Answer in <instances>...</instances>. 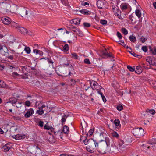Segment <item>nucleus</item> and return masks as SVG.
<instances>
[{
	"mask_svg": "<svg viewBox=\"0 0 156 156\" xmlns=\"http://www.w3.org/2000/svg\"><path fill=\"white\" fill-rule=\"evenodd\" d=\"M33 148L36 150L35 156H44V153L37 145H34L33 146Z\"/></svg>",
	"mask_w": 156,
	"mask_h": 156,
	"instance_id": "nucleus-6",
	"label": "nucleus"
},
{
	"mask_svg": "<svg viewBox=\"0 0 156 156\" xmlns=\"http://www.w3.org/2000/svg\"><path fill=\"white\" fill-rule=\"evenodd\" d=\"M84 63L87 64H90L91 63L89 59L87 58H85L84 60Z\"/></svg>",
	"mask_w": 156,
	"mask_h": 156,
	"instance_id": "nucleus-49",
	"label": "nucleus"
},
{
	"mask_svg": "<svg viewBox=\"0 0 156 156\" xmlns=\"http://www.w3.org/2000/svg\"><path fill=\"white\" fill-rule=\"evenodd\" d=\"M112 134L113 136L115 137L118 138L119 136V134L116 132H113Z\"/></svg>",
	"mask_w": 156,
	"mask_h": 156,
	"instance_id": "nucleus-54",
	"label": "nucleus"
},
{
	"mask_svg": "<svg viewBox=\"0 0 156 156\" xmlns=\"http://www.w3.org/2000/svg\"><path fill=\"white\" fill-rule=\"evenodd\" d=\"M75 81L73 79H71L70 80V84L71 86H74L75 84Z\"/></svg>",
	"mask_w": 156,
	"mask_h": 156,
	"instance_id": "nucleus-53",
	"label": "nucleus"
},
{
	"mask_svg": "<svg viewBox=\"0 0 156 156\" xmlns=\"http://www.w3.org/2000/svg\"><path fill=\"white\" fill-rule=\"evenodd\" d=\"M115 15L117 16L118 18L120 19H123L122 18L121 15V11L119 9H117V12H116L115 13Z\"/></svg>",
	"mask_w": 156,
	"mask_h": 156,
	"instance_id": "nucleus-24",
	"label": "nucleus"
},
{
	"mask_svg": "<svg viewBox=\"0 0 156 156\" xmlns=\"http://www.w3.org/2000/svg\"><path fill=\"white\" fill-rule=\"evenodd\" d=\"M133 135L137 138H140L144 135L143 129L141 127L137 128L134 129L133 131Z\"/></svg>",
	"mask_w": 156,
	"mask_h": 156,
	"instance_id": "nucleus-4",
	"label": "nucleus"
},
{
	"mask_svg": "<svg viewBox=\"0 0 156 156\" xmlns=\"http://www.w3.org/2000/svg\"><path fill=\"white\" fill-rule=\"evenodd\" d=\"M150 52L154 55H156V48L155 47L152 48L151 46L149 47Z\"/></svg>",
	"mask_w": 156,
	"mask_h": 156,
	"instance_id": "nucleus-23",
	"label": "nucleus"
},
{
	"mask_svg": "<svg viewBox=\"0 0 156 156\" xmlns=\"http://www.w3.org/2000/svg\"><path fill=\"white\" fill-rule=\"evenodd\" d=\"M10 9L11 11L13 12H16L22 17L27 16L30 12L29 9L24 7L18 8L17 5L15 4H13L10 6Z\"/></svg>",
	"mask_w": 156,
	"mask_h": 156,
	"instance_id": "nucleus-2",
	"label": "nucleus"
},
{
	"mask_svg": "<svg viewBox=\"0 0 156 156\" xmlns=\"http://www.w3.org/2000/svg\"><path fill=\"white\" fill-rule=\"evenodd\" d=\"M71 55H72V57L73 58L75 59H78V55H77V54L74 53H72Z\"/></svg>",
	"mask_w": 156,
	"mask_h": 156,
	"instance_id": "nucleus-37",
	"label": "nucleus"
},
{
	"mask_svg": "<svg viewBox=\"0 0 156 156\" xmlns=\"http://www.w3.org/2000/svg\"><path fill=\"white\" fill-rule=\"evenodd\" d=\"M43 58H44L45 60H47L48 62L49 63L51 64L53 66V64L54 63V62L50 56H49L46 58H41L40 59H42Z\"/></svg>",
	"mask_w": 156,
	"mask_h": 156,
	"instance_id": "nucleus-22",
	"label": "nucleus"
},
{
	"mask_svg": "<svg viewBox=\"0 0 156 156\" xmlns=\"http://www.w3.org/2000/svg\"><path fill=\"white\" fill-rule=\"evenodd\" d=\"M142 50L144 52H147V47L146 46H143L142 47Z\"/></svg>",
	"mask_w": 156,
	"mask_h": 156,
	"instance_id": "nucleus-47",
	"label": "nucleus"
},
{
	"mask_svg": "<svg viewBox=\"0 0 156 156\" xmlns=\"http://www.w3.org/2000/svg\"><path fill=\"white\" fill-rule=\"evenodd\" d=\"M24 50L27 54H29L30 53L31 50L29 47H25Z\"/></svg>",
	"mask_w": 156,
	"mask_h": 156,
	"instance_id": "nucleus-39",
	"label": "nucleus"
},
{
	"mask_svg": "<svg viewBox=\"0 0 156 156\" xmlns=\"http://www.w3.org/2000/svg\"><path fill=\"white\" fill-rule=\"evenodd\" d=\"M127 145L126 144L124 143V141L122 140H120L119 141V149L121 151H124L126 147V146Z\"/></svg>",
	"mask_w": 156,
	"mask_h": 156,
	"instance_id": "nucleus-7",
	"label": "nucleus"
},
{
	"mask_svg": "<svg viewBox=\"0 0 156 156\" xmlns=\"http://www.w3.org/2000/svg\"><path fill=\"white\" fill-rule=\"evenodd\" d=\"M63 131L65 133H68L69 132L68 127L66 125H64L63 126Z\"/></svg>",
	"mask_w": 156,
	"mask_h": 156,
	"instance_id": "nucleus-26",
	"label": "nucleus"
},
{
	"mask_svg": "<svg viewBox=\"0 0 156 156\" xmlns=\"http://www.w3.org/2000/svg\"><path fill=\"white\" fill-rule=\"evenodd\" d=\"M123 108V106L120 105H119L117 107V109L119 111H121L122 110Z\"/></svg>",
	"mask_w": 156,
	"mask_h": 156,
	"instance_id": "nucleus-44",
	"label": "nucleus"
},
{
	"mask_svg": "<svg viewBox=\"0 0 156 156\" xmlns=\"http://www.w3.org/2000/svg\"><path fill=\"white\" fill-rule=\"evenodd\" d=\"M151 65H152L153 66H156V60H152V61H151Z\"/></svg>",
	"mask_w": 156,
	"mask_h": 156,
	"instance_id": "nucleus-58",
	"label": "nucleus"
},
{
	"mask_svg": "<svg viewBox=\"0 0 156 156\" xmlns=\"http://www.w3.org/2000/svg\"><path fill=\"white\" fill-rule=\"evenodd\" d=\"M90 86L93 90H98V87H99V86L97 82L94 81H92L90 82Z\"/></svg>",
	"mask_w": 156,
	"mask_h": 156,
	"instance_id": "nucleus-8",
	"label": "nucleus"
},
{
	"mask_svg": "<svg viewBox=\"0 0 156 156\" xmlns=\"http://www.w3.org/2000/svg\"><path fill=\"white\" fill-rule=\"evenodd\" d=\"M11 148V146L9 144H7L3 146L2 147V150L5 152H7Z\"/></svg>",
	"mask_w": 156,
	"mask_h": 156,
	"instance_id": "nucleus-15",
	"label": "nucleus"
},
{
	"mask_svg": "<svg viewBox=\"0 0 156 156\" xmlns=\"http://www.w3.org/2000/svg\"><path fill=\"white\" fill-rule=\"evenodd\" d=\"M45 73L46 76L48 77H51V76L53 75V73L51 72H46Z\"/></svg>",
	"mask_w": 156,
	"mask_h": 156,
	"instance_id": "nucleus-46",
	"label": "nucleus"
},
{
	"mask_svg": "<svg viewBox=\"0 0 156 156\" xmlns=\"http://www.w3.org/2000/svg\"><path fill=\"white\" fill-rule=\"evenodd\" d=\"M22 71L24 74H26L28 73V72H30V69L29 68L30 67L29 66H22Z\"/></svg>",
	"mask_w": 156,
	"mask_h": 156,
	"instance_id": "nucleus-14",
	"label": "nucleus"
},
{
	"mask_svg": "<svg viewBox=\"0 0 156 156\" xmlns=\"http://www.w3.org/2000/svg\"><path fill=\"white\" fill-rule=\"evenodd\" d=\"M34 113V111L33 109L32 108H30L25 114L24 116L26 118H29Z\"/></svg>",
	"mask_w": 156,
	"mask_h": 156,
	"instance_id": "nucleus-12",
	"label": "nucleus"
},
{
	"mask_svg": "<svg viewBox=\"0 0 156 156\" xmlns=\"http://www.w3.org/2000/svg\"><path fill=\"white\" fill-rule=\"evenodd\" d=\"M120 8L122 10H125L127 8V6L126 5L123 4L122 5L120 6Z\"/></svg>",
	"mask_w": 156,
	"mask_h": 156,
	"instance_id": "nucleus-41",
	"label": "nucleus"
},
{
	"mask_svg": "<svg viewBox=\"0 0 156 156\" xmlns=\"http://www.w3.org/2000/svg\"><path fill=\"white\" fill-rule=\"evenodd\" d=\"M18 30L22 34H25L27 33V30L24 27H20V26L19 27H18Z\"/></svg>",
	"mask_w": 156,
	"mask_h": 156,
	"instance_id": "nucleus-19",
	"label": "nucleus"
},
{
	"mask_svg": "<svg viewBox=\"0 0 156 156\" xmlns=\"http://www.w3.org/2000/svg\"><path fill=\"white\" fill-rule=\"evenodd\" d=\"M65 61H67V59L65 58H62L60 60V63L61 64V65H62L63 66H67L69 65L70 67H71L73 69H74L73 68V67L71 64H69L68 63H64V62Z\"/></svg>",
	"mask_w": 156,
	"mask_h": 156,
	"instance_id": "nucleus-13",
	"label": "nucleus"
},
{
	"mask_svg": "<svg viewBox=\"0 0 156 156\" xmlns=\"http://www.w3.org/2000/svg\"><path fill=\"white\" fill-rule=\"evenodd\" d=\"M71 24L73 23L75 25L79 24L81 22V19L76 18L70 21Z\"/></svg>",
	"mask_w": 156,
	"mask_h": 156,
	"instance_id": "nucleus-16",
	"label": "nucleus"
},
{
	"mask_svg": "<svg viewBox=\"0 0 156 156\" xmlns=\"http://www.w3.org/2000/svg\"><path fill=\"white\" fill-rule=\"evenodd\" d=\"M135 14L139 18H140L141 16V14L140 11L139 9H136V10Z\"/></svg>",
	"mask_w": 156,
	"mask_h": 156,
	"instance_id": "nucleus-32",
	"label": "nucleus"
},
{
	"mask_svg": "<svg viewBox=\"0 0 156 156\" xmlns=\"http://www.w3.org/2000/svg\"><path fill=\"white\" fill-rule=\"evenodd\" d=\"M83 25L85 27H88L90 26V24L89 23L84 22L83 23Z\"/></svg>",
	"mask_w": 156,
	"mask_h": 156,
	"instance_id": "nucleus-55",
	"label": "nucleus"
},
{
	"mask_svg": "<svg viewBox=\"0 0 156 156\" xmlns=\"http://www.w3.org/2000/svg\"><path fill=\"white\" fill-rule=\"evenodd\" d=\"M136 70H135V72L138 74H140L142 71V68L138 66H136Z\"/></svg>",
	"mask_w": 156,
	"mask_h": 156,
	"instance_id": "nucleus-21",
	"label": "nucleus"
},
{
	"mask_svg": "<svg viewBox=\"0 0 156 156\" xmlns=\"http://www.w3.org/2000/svg\"><path fill=\"white\" fill-rule=\"evenodd\" d=\"M100 23L102 25H106L107 24V21L105 20H101Z\"/></svg>",
	"mask_w": 156,
	"mask_h": 156,
	"instance_id": "nucleus-50",
	"label": "nucleus"
},
{
	"mask_svg": "<svg viewBox=\"0 0 156 156\" xmlns=\"http://www.w3.org/2000/svg\"><path fill=\"white\" fill-rule=\"evenodd\" d=\"M40 109L39 110H37V111L36 112V113H38L39 115H41L44 114V110H40Z\"/></svg>",
	"mask_w": 156,
	"mask_h": 156,
	"instance_id": "nucleus-38",
	"label": "nucleus"
},
{
	"mask_svg": "<svg viewBox=\"0 0 156 156\" xmlns=\"http://www.w3.org/2000/svg\"><path fill=\"white\" fill-rule=\"evenodd\" d=\"M17 102V99L14 98H10L9 99V102L12 104H16Z\"/></svg>",
	"mask_w": 156,
	"mask_h": 156,
	"instance_id": "nucleus-29",
	"label": "nucleus"
},
{
	"mask_svg": "<svg viewBox=\"0 0 156 156\" xmlns=\"http://www.w3.org/2000/svg\"><path fill=\"white\" fill-rule=\"evenodd\" d=\"M6 85L5 83L3 81L0 80V87H5Z\"/></svg>",
	"mask_w": 156,
	"mask_h": 156,
	"instance_id": "nucleus-33",
	"label": "nucleus"
},
{
	"mask_svg": "<svg viewBox=\"0 0 156 156\" xmlns=\"http://www.w3.org/2000/svg\"><path fill=\"white\" fill-rule=\"evenodd\" d=\"M127 68L131 72H133L135 71V69L132 67L130 66H127Z\"/></svg>",
	"mask_w": 156,
	"mask_h": 156,
	"instance_id": "nucleus-42",
	"label": "nucleus"
},
{
	"mask_svg": "<svg viewBox=\"0 0 156 156\" xmlns=\"http://www.w3.org/2000/svg\"><path fill=\"white\" fill-rule=\"evenodd\" d=\"M120 121L119 119H115L113 124L115 125V126H113V129L117 130L121 127V125L120 124Z\"/></svg>",
	"mask_w": 156,
	"mask_h": 156,
	"instance_id": "nucleus-10",
	"label": "nucleus"
},
{
	"mask_svg": "<svg viewBox=\"0 0 156 156\" xmlns=\"http://www.w3.org/2000/svg\"><path fill=\"white\" fill-rule=\"evenodd\" d=\"M99 145L101 148L102 151H105L108 150V148L110 145V140L108 137L105 138V140H101L99 141Z\"/></svg>",
	"mask_w": 156,
	"mask_h": 156,
	"instance_id": "nucleus-3",
	"label": "nucleus"
},
{
	"mask_svg": "<svg viewBox=\"0 0 156 156\" xmlns=\"http://www.w3.org/2000/svg\"><path fill=\"white\" fill-rule=\"evenodd\" d=\"M101 97H102V98L103 100V102H105L106 101V100L105 96L104 95H103L102 96H101Z\"/></svg>",
	"mask_w": 156,
	"mask_h": 156,
	"instance_id": "nucleus-64",
	"label": "nucleus"
},
{
	"mask_svg": "<svg viewBox=\"0 0 156 156\" xmlns=\"http://www.w3.org/2000/svg\"><path fill=\"white\" fill-rule=\"evenodd\" d=\"M61 2L63 5L66 6H68V8L70 7L67 0H61Z\"/></svg>",
	"mask_w": 156,
	"mask_h": 156,
	"instance_id": "nucleus-28",
	"label": "nucleus"
},
{
	"mask_svg": "<svg viewBox=\"0 0 156 156\" xmlns=\"http://www.w3.org/2000/svg\"><path fill=\"white\" fill-rule=\"evenodd\" d=\"M121 30H122V33L125 35H126L128 34V31L125 28H122Z\"/></svg>",
	"mask_w": 156,
	"mask_h": 156,
	"instance_id": "nucleus-36",
	"label": "nucleus"
},
{
	"mask_svg": "<svg viewBox=\"0 0 156 156\" xmlns=\"http://www.w3.org/2000/svg\"><path fill=\"white\" fill-rule=\"evenodd\" d=\"M45 107H47V108H48V105L46 106V105H43L41 106V107H38V108L39 109H43V108H45ZM49 110H48L47 111H48L49 112L50 111H51V109H50V108L49 107Z\"/></svg>",
	"mask_w": 156,
	"mask_h": 156,
	"instance_id": "nucleus-43",
	"label": "nucleus"
},
{
	"mask_svg": "<svg viewBox=\"0 0 156 156\" xmlns=\"http://www.w3.org/2000/svg\"><path fill=\"white\" fill-rule=\"evenodd\" d=\"M21 102H17L16 103V106L17 108H20L21 107Z\"/></svg>",
	"mask_w": 156,
	"mask_h": 156,
	"instance_id": "nucleus-52",
	"label": "nucleus"
},
{
	"mask_svg": "<svg viewBox=\"0 0 156 156\" xmlns=\"http://www.w3.org/2000/svg\"><path fill=\"white\" fill-rule=\"evenodd\" d=\"M80 12L83 14L88 15L90 14V12L86 9H83L80 11Z\"/></svg>",
	"mask_w": 156,
	"mask_h": 156,
	"instance_id": "nucleus-27",
	"label": "nucleus"
},
{
	"mask_svg": "<svg viewBox=\"0 0 156 156\" xmlns=\"http://www.w3.org/2000/svg\"><path fill=\"white\" fill-rule=\"evenodd\" d=\"M1 20L2 23L8 25L11 23V20L9 17H4L1 18Z\"/></svg>",
	"mask_w": 156,
	"mask_h": 156,
	"instance_id": "nucleus-11",
	"label": "nucleus"
},
{
	"mask_svg": "<svg viewBox=\"0 0 156 156\" xmlns=\"http://www.w3.org/2000/svg\"><path fill=\"white\" fill-rule=\"evenodd\" d=\"M118 151V148H117V147L115 145H113L111 146L109 151L111 153H117Z\"/></svg>",
	"mask_w": 156,
	"mask_h": 156,
	"instance_id": "nucleus-17",
	"label": "nucleus"
},
{
	"mask_svg": "<svg viewBox=\"0 0 156 156\" xmlns=\"http://www.w3.org/2000/svg\"><path fill=\"white\" fill-rule=\"evenodd\" d=\"M25 135L24 134H17L14 135L13 136V138L16 140H20L21 139H23L25 137Z\"/></svg>",
	"mask_w": 156,
	"mask_h": 156,
	"instance_id": "nucleus-18",
	"label": "nucleus"
},
{
	"mask_svg": "<svg viewBox=\"0 0 156 156\" xmlns=\"http://www.w3.org/2000/svg\"><path fill=\"white\" fill-rule=\"evenodd\" d=\"M117 35L119 39H121L122 38V35L119 32H117Z\"/></svg>",
	"mask_w": 156,
	"mask_h": 156,
	"instance_id": "nucleus-61",
	"label": "nucleus"
},
{
	"mask_svg": "<svg viewBox=\"0 0 156 156\" xmlns=\"http://www.w3.org/2000/svg\"><path fill=\"white\" fill-rule=\"evenodd\" d=\"M69 47L68 44H66L63 47V50L64 51H67L69 50Z\"/></svg>",
	"mask_w": 156,
	"mask_h": 156,
	"instance_id": "nucleus-34",
	"label": "nucleus"
},
{
	"mask_svg": "<svg viewBox=\"0 0 156 156\" xmlns=\"http://www.w3.org/2000/svg\"><path fill=\"white\" fill-rule=\"evenodd\" d=\"M97 5L100 9H105L108 7V3L105 0H98L97 2Z\"/></svg>",
	"mask_w": 156,
	"mask_h": 156,
	"instance_id": "nucleus-5",
	"label": "nucleus"
},
{
	"mask_svg": "<svg viewBox=\"0 0 156 156\" xmlns=\"http://www.w3.org/2000/svg\"><path fill=\"white\" fill-rule=\"evenodd\" d=\"M129 39L130 40L133 42H134L136 41V37L133 35H130L129 37Z\"/></svg>",
	"mask_w": 156,
	"mask_h": 156,
	"instance_id": "nucleus-30",
	"label": "nucleus"
},
{
	"mask_svg": "<svg viewBox=\"0 0 156 156\" xmlns=\"http://www.w3.org/2000/svg\"><path fill=\"white\" fill-rule=\"evenodd\" d=\"M142 147L144 149L146 150L147 148H150V146H148L147 145L143 144L142 146Z\"/></svg>",
	"mask_w": 156,
	"mask_h": 156,
	"instance_id": "nucleus-56",
	"label": "nucleus"
},
{
	"mask_svg": "<svg viewBox=\"0 0 156 156\" xmlns=\"http://www.w3.org/2000/svg\"><path fill=\"white\" fill-rule=\"evenodd\" d=\"M10 24L11 26L18 29V27L20 26V25H19L18 24L13 21H11Z\"/></svg>",
	"mask_w": 156,
	"mask_h": 156,
	"instance_id": "nucleus-25",
	"label": "nucleus"
},
{
	"mask_svg": "<svg viewBox=\"0 0 156 156\" xmlns=\"http://www.w3.org/2000/svg\"><path fill=\"white\" fill-rule=\"evenodd\" d=\"M148 144L151 145H154L156 144V139L153 138L148 142Z\"/></svg>",
	"mask_w": 156,
	"mask_h": 156,
	"instance_id": "nucleus-31",
	"label": "nucleus"
},
{
	"mask_svg": "<svg viewBox=\"0 0 156 156\" xmlns=\"http://www.w3.org/2000/svg\"><path fill=\"white\" fill-rule=\"evenodd\" d=\"M99 142L95 140L93 142H90V144L86 147L87 151L91 153H94L96 150L100 154L105 153V151H101V148L99 145Z\"/></svg>",
	"mask_w": 156,
	"mask_h": 156,
	"instance_id": "nucleus-1",
	"label": "nucleus"
},
{
	"mask_svg": "<svg viewBox=\"0 0 156 156\" xmlns=\"http://www.w3.org/2000/svg\"><path fill=\"white\" fill-rule=\"evenodd\" d=\"M24 105L27 106L29 107L30 106L31 103L29 101L27 100L25 101Z\"/></svg>",
	"mask_w": 156,
	"mask_h": 156,
	"instance_id": "nucleus-48",
	"label": "nucleus"
},
{
	"mask_svg": "<svg viewBox=\"0 0 156 156\" xmlns=\"http://www.w3.org/2000/svg\"><path fill=\"white\" fill-rule=\"evenodd\" d=\"M39 50L36 49H34L33 50V52L34 53H35L36 55L38 54V53L39 52Z\"/></svg>",
	"mask_w": 156,
	"mask_h": 156,
	"instance_id": "nucleus-63",
	"label": "nucleus"
},
{
	"mask_svg": "<svg viewBox=\"0 0 156 156\" xmlns=\"http://www.w3.org/2000/svg\"><path fill=\"white\" fill-rule=\"evenodd\" d=\"M71 28L72 30L74 32L76 33L77 34H78L79 36H82L83 35V34L82 32L80 31V29L77 28L76 27H74L71 25Z\"/></svg>",
	"mask_w": 156,
	"mask_h": 156,
	"instance_id": "nucleus-9",
	"label": "nucleus"
},
{
	"mask_svg": "<svg viewBox=\"0 0 156 156\" xmlns=\"http://www.w3.org/2000/svg\"><path fill=\"white\" fill-rule=\"evenodd\" d=\"M44 129H47V130H49L50 129L51 127L48 124H46L44 126Z\"/></svg>",
	"mask_w": 156,
	"mask_h": 156,
	"instance_id": "nucleus-51",
	"label": "nucleus"
},
{
	"mask_svg": "<svg viewBox=\"0 0 156 156\" xmlns=\"http://www.w3.org/2000/svg\"><path fill=\"white\" fill-rule=\"evenodd\" d=\"M151 58L150 57H147L146 58V61L149 62V64L150 65L151 63V61H152V60H151Z\"/></svg>",
	"mask_w": 156,
	"mask_h": 156,
	"instance_id": "nucleus-62",
	"label": "nucleus"
},
{
	"mask_svg": "<svg viewBox=\"0 0 156 156\" xmlns=\"http://www.w3.org/2000/svg\"><path fill=\"white\" fill-rule=\"evenodd\" d=\"M53 136H52L50 138L49 140V141L51 143H54L55 142V138H53Z\"/></svg>",
	"mask_w": 156,
	"mask_h": 156,
	"instance_id": "nucleus-40",
	"label": "nucleus"
},
{
	"mask_svg": "<svg viewBox=\"0 0 156 156\" xmlns=\"http://www.w3.org/2000/svg\"><path fill=\"white\" fill-rule=\"evenodd\" d=\"M147 40V39L146 38L142 37L140 38V41L142 43H144L145 42V41Z\"/></svg>",
	"mask_w": 156,
	"mask_h": 156,
	"instance_id": "nucleus-59",
	"label": "nucleus"
},
{
	"mask_svg": "<svg viewBox=\"0 0 156 156\" xmlns=\"http://www.w3.org/2000/svg\"><path fill=\"white\" fill-rule=\"evenodd\" d=\"M44 122L42 121H40L39 122L38 125L41 127H42L43 126Z\"/></svg>",
	"mask_w": 156,
	"mask_h": 156,
	"instance_id": "nucleus-60",
	"label": "nucleus"
},
{
	"mask_svg": "<svg viewBox=\"0 0 156 156\" xmlns=\"http://www.w3.org/2000/svg\"><path fill=\"white\" fill-rule=\"evenodd\" d=\"M95 140L92 139H87V138L83 140V142L85 145H89L90 144V142H93Z\"/></svg>",
	"mask_w": 156,
	"mask_h": 156,
	"instance_id": "nucleus-20",
	"label": "nucleus"
},
{
	"mask_svg": "<svg viewBox=\"0 0 156 156\" xmlns=\"http://www.w3.org/2000/svg\"><path fill=\"white\" fill-rule=\"evenodd\" d=\"M94 128L91 129L89 131L88 133L90 134L89 136L92 135L93 134L94 131Z\"/></svg>",
	"mask_w": 156,
	"mask_h": 156,
	"instance_id": "nucleus-57",
	"label": "nucleus"
},
{
	"mask_svg": "<svg viewBox=\"0 0 156 156\" xmlns=\"http://www.w3.org/2000/svg\"><path fill=\"white\" fill-rule=\"evenodd\" d=\"M146 111L147 112H148L149 113H151V114H154L155 113V111L154 109H147Z\"/></svg>",
	"mask_w": 156,
	"mask_h": 156,
	"instance_id": "nucleus-35",
	"label": "nucleus"
},
{
	"mask_svg": "<svg viewBox=\"0 0 156 156\" xmlns=\"http://www.w3.org/2000/svg\"><path fill=\"white\" fill-rule=\"evenodd\" d=\"M102 55L103 56H105L106 57H111V55H110L109 53H106V52H104L102 53Z\"/></svg>",
	"mask_w": 156,
	"mask_h": 156,
	"instance_id": "nucleus-45",
	"label": "nucleus"
}]
</instances>
